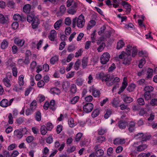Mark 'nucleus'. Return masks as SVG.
Returning a JSON list of instances; mask_svg holds the SVG:
<instances>
[{"label":"nucleus","instance_id":"nucleus-1","mask_svg":"<svg viewBox=\"0 0 157 157\" xmlns=\"http://www.w3.org/2000/svg\"><path fill=\"white\" fill-rule=\"evenodd\" d=\"M85 20L83 15L81 14L78 17H75L72 20V27L75 28L76 25L78 28H82L85 24Z\"/></svg>","mask_w":157,"mask_h":157},{"label":"nucleus","instance_id":"nucleus-2","mask_svg":"<svg viewBox=\"0 0 157 157\" xmlns=\"http://www.w3.org/2000/svg\"><path fill=\"white\" fill-rule=\"evenodd\" d=\"M119 58L123 59V63L125 65H128L130 63L131 59V56L124 52H122L119 56Z\"/></svg>","mask_w":157,"mask_h":157},{"label":"nucleus","instance_id":"nucleus-3","mask_svg":"<svg viewBox=\"0 0 157 157\" xmlns=\"http://www.w3.org/2000/svg\"><path fill=\"white\" fill-rule=\"evenodd\" d=\"M126 51H127L126 53L129 55L130 56L132 53V56L133 57L137 55V49L136 47L132 46L130 45L127 46Z\"/></svg>","mask_w":157,"mask_h":157},{"label":"nucleus","instance_id":"nucleus-4","mask_svg":"<svg viewBox=\"0 0 157 157\" xmlns=\"http://www.w3.org/2000/svg\"><path fill=\"white\" fill-rule=\"evenodd\" d=\"M126 51H127L126 53L129 55L130 56L132 53V56L133 57L137 55V49L136 47L132 46L130 45L127 46Z\"/></svg>","mask_w":157,"mask_h":157},{"label":"nucleus","instance_id":"nucleus-5","mask_svg":"<svg viewBox=\"0 0 157 157\" xmlns=\"http://www.w3.org/2000/svg\"><path fill=\"white\" fill-rule=\"evenodd\" d=\"M110 58V55L108 52L104 53L101 56L100 61L101 63L104 64L107 63L109 60Z\"/></svg>","mask_w":157,"mask_h":157},{"label":"nucleus","instance_id":"nucleus-6","mask_svg":"<svg viewBox=\"0 0 157 157\" xmlns=\"http://www.w3.org/2000/svg\"><path fill=\"white\" fill-rule=\"evenodd\" d=\"M13 100V99L12 98L9 101L6 99H3L0 102V105L3 108L6 107L8 106H10L11 105Z\"/></svg>","mask_w":157,"mask_h":157},{"label":"nucleus","instance_id":"nucleus-7","mask_svg":"<svg viewBox=\"0 0 157 157\" xmlns=\"http://www.w3.org/2000/svg\"><path fill=\"white\" fill-rule=\"evenodd\" d=\"M94 149L95 151V155L97 157H100L103 155L104 151L103 150L101 149L99 145L95 146Z\"/></svg>","mask_w":157,"mask_h":157},{"label":"nucleus","instance_id":"nucleus-8","mask_svg":"<svg viewBox=\"0 0 157 157\" xmlns=\"http://www.w3.org/2000/svg\"><path fill=\"white\" fill-rule=\"evenodd\" d=\"M112 78L109 75L105 74L102 81L105 82L106 85L109 86H110L113 85L112 82H111Z\"/></svg>","mask_w":157,"mask_h":157},{"label":"nucleus","instance_id":"nucleus-9","mask_svg":"<svg viewBox=\"0 0 157 157\" xmlns=\"http://www.w3.org/2000/svg\"><path fill=\"white\" fill-rule=\"evenodd\" d=\"M94 108L93 105L91 103H86L83 107L84 111L86 113L91 112Z\"/></svg>","mask_w":157,"mask_h":157},{"label":"nucleus","instance_id":"nucleus-10","mask_svg":"<svg viewBox=\"0 0 157 157\" xmlns=\"http://www.w3.org/2000/svg\"><path fill=\"white\" fill-rule=\"evenodd\" d=\"M89 91L90 92H92V95L95 98L98 97H99L101 94L100 91L94 88L93 86H91L89 90Z\"/></svg>","mask_w":157,"mask_h":157},{"label":"nucleus","instance_id":"nucleus-11","mask_svg":"<svg viewBox=\"0 0 157 157\" xmlns=\"http://www.w3.org/2000/svg\"><path fill=\"white\" fill-rule=\"evenodd\" d=\"M77 6V3L74 2L73 6L69 9L67 11L68 13L72 15L74 14L76 12V8Z\"/></svg>","mask_w":157,"mask_h":157},{"label":"nucleus","instance_id":"nucleus-12","mask_svg":"<svg viewBox=\"0 0 157 157\" xmlns=\"http://www.w3.org/2000/svg\"><path fill=\"white\" fill-rule=\"evenodd\" d=\"M57 32L55 30H52L48 36L49 39L51 41H54L57 37Z\"/></svg>","mask_w":157,"mask_h":157},{"label":"nucleus","instance_id":"nucleus-13","mask_svg":"<svg viewBox=\"0 0 157 157\" xmlns=\"http://www.w3.org/2000/svg\"><path fill=\"white\" fill-rule=\"evenodd\" d=\"M128 127V130L130 132H134L135 129L136 123L132 121L129 122L127 124Z\"/></svg>","mask_w":157,"mask_h":157},{"label":"nucleus","instance_id":"nucleus-14","mask_svg":"<svg viewBox=\"0 0 157 157\" xmlns=\"http://www.w3.org/2000/svg\"><path fill=\"white\" fill-rule=\"evenodd\" d=\"M23 136V134L19 130L17 129L14 131V136L15 138L19 140L21 139Z\"/></svg>","mask_w":157,"mask_h":157},{"label":"nucleus","instance_id":"nucleus-15","mask_svg":"<svg viewBox=\"0 0 157 157\" xmlns=\"http://www.w3.org/2000/svg\"><path fill=\"white\" fill-rule=\"evenodd\" d=\"M125 141L124 139L117 138L114 139L113 140V144L117 145L123 144L125 143Z\"/></svg>","mask_w":157,"mask_h":157},{"label":"nucleus","instance_id":"nucleus-16","mask_svg":"<svg viewBox=\"0 0 157 157\" xmlns=\"http://www.w3.org/2000/svg\"><path fill=\"white\" fill-rule=\"evenodd\" d=\"M8 17L7 16H4L2 14H0V23L2 24L7 23L8 21Z\"/></svg>","mask_w":157,"mask_h":157},{"label":"nucleus","instance_id":"nucleus-17","mask_svg":"<svg viewBox=\"0 0 157 157\" xmlns=\"http://www.w3.org/2000/svg\"><path fill=\"white\" fill-rule=\"evenodd\" d=\"M63 20L62 19L58 20L54 24V27L56 30H58L62 26Z\"/></svg>","mask_w":157,"mask_h":157},{"label":"nucleus","instance_id":"nucleus-18","mask_svg":"<svg viewBox=\"0 0 157 157\" xmlns=\"http://www.w3.org/2000/svg\"><path fill=\"white\" fill-rule=\"evenodd\" d=\"M117 125L120 128L124 129L127 125V123L124 121H120L118 123Z\"/></svg>","mask_w":157,"mask_h":157},{"label":"nucleus","instance_id":"nucleus-19","mask_svg":"<svg viewBox=\"0 0 157 157\" xmlns=\"http://www.w3.org/2000/svg\"><path fill=\"white\" fill-rule=\"evenodd\" d=\"M25 42L24 40L18 38H16L14 40V43L20 46H22L24 44Z\"/></svg>","mask_w":157,"mask_h":157},{"label":"nucleus","instance_id":"nucleus-20","mask_svg":"<svg viewBox=\"0 0 157 157\" xmlns=\"http://www.w3.org/2000/svg\"><path fill=\"white\" fill-rule=\"evenodd\" d=\"M123 100L126 103H130L133 101V99L132 98L126 95L123 96Z\"/></svg>","mask_w":157,"mask_h":157},{"label":"nucleus","instance_id":"nucleus-21","mask_svg":"<svg viewBox=\"0 0 157 157\" xmlns=\"http://www.w3.org/2000/svg\"><path fill=\"white\" fill-rule=\"evenodd\" d=\"M40 23L39 20L37 17H35L34 20L33 21L32 24V28L33 29H35L36 28Z\"/></svg>","mask_w":157,"mask_h":157},{"label":"nucleus","instance_id":"nucleus-22","mask_svg":"<svg viewBox=\"0 0 157 157\" xmlns=\"http://www.w3.org/2000/svg\"><path fill=\"white\" fill-rule=\"evenodd\" d=\"M120 102V101L117 98L113 99L111 101V103L112 105L115 108H117L119 106Z\"/></svg>","mask_w":157,"mask_h":157},{"label":"nucleus","instance_id":"nucleus-23","mask_svg":"<svg viewBox=\"0 0 157 157\" xmlns=\"http://www.w3.org/2000/svg\"><path fill=\"white\" fill-rule=\"evenodd\" d=\"M82 66L83 68H85L87 66L88 59L87 57H84L82 59Z\"/></svg>","mask_w":157,"mask_h":157},{"label":"nucleus","instance_id":"nucleus-24","mask_svg":"<svg viewBox=\"0 0 157 157\" xmlns=\"http://www.w3.org/2000/svg\"><path fill=\"white\" fill-rule=\"evenodd\" d=\"M59 59V56L57 55H55L52 57L50 59V63L52 64L53 65L57 62Z\"/></svg>","mask_w":157,"mask_h":157},{"label":"nucleus","instance_id":"nucleus-25","mask_svg":"<svg viewBox=\"0 0 157 157\" xmlns=\"http://www.w3.org/2000/svg\"><path fill=\"white\" fill-rule=\"evenodd\" d=\"M122 5L128 12H130L131 10V6L128 3L124 1L122 2Z\"/></svg>","mask_w":157,"mask_h":157},{"label":"nucleus","instance_id":"nucleus-26","mask_svg":"<svg viewBox=\"0 0 157 157\" xmlns=\"http://www.w3.org/2000/svg\"><path fill=\"white\" fill-rule=\"evenodd\" d=\"M96 24V22L95 21L93 20H91L87 25V29L88 30L90 29L95 25Z\"/></svg>","mask_w":157,"mask_h":157},{"label":"nucleus","instance_id":"nucleus-27","mask_svg":"<svg viewBox=\"0 0 157 157\" xmlns=\"http://www.w3.org/2000/svg\"><path fill=\"white\" fill-rule=\"evenodd\" d=\"M3 82L4 85L7 87H10L11 85L10 83V81L7 78H5L2 80Z\"/></svg>","mask_w":157,"mask_h":157},{"label":"nucleus","instance_id":"nucleus-28","mask_svg":"<svg viewBox=\"0 0 157 157\" xmlns=\"http://www.w3.org/2000/svg\"><path fill=\"white\" fill-rule=\"evenodd\" d=\"M136 87V85L134 83L131 84L127 87V90L129 92H131L134 90Z\"/></svg>","mask_w":157,"mask_h":157},{"label":"nucleus","instance_id":"nucleus-29","mask_svg":"<svg viewBox=\"0 0 157 157\" xmlns=\"http://www.w3.org/2000/svg\"><path fill=\"white\" fill-rule=\"evenodd\" d=\"M31 6L29 4L25 5L23 8V11L25 13H29L30 11Z\"/></svg>","mask_w":157,"mask_h":157},{"label":"nucleus","instance_id":"nucleus-30","mask_svg":"<svg viewBox=\"0 0 157 157\" xmlns=\"http://www.w3.org/2000/svg\"><path fill=\"white\" fill-rule=\"evenodd\" d=\"M79 97L78 96H76L72 98L70 101V102L72 104H75L78 101Z\"/></svg>","mask_w":157,"mask_h":157},{"label":"nucleus","instance_id":"nucleus-31","mask_svg":"<svg viewBox=\"0 0 157 157\" xmlns=\"http://www.w3.org/2000/svg\"><path fill=\"white\" fill-rule=\"evenodd\" d=\"M124 43L122 40H120L117 44V48L119 49L124 45Z\"/></svg>","mask_w":157,"mask_h":157},{"label":"nucleus","instance_id":"nucleus-32","mask_svg":"<svg viewBox=\"0 0 157 157\" xmlns=\"http://www.w3.org/2000/svg\"><path fill=\"white\" fill-rule=\"evenodd\" d=\"M41 113L39 111H37L35 113V118L36 120L37 121H40L41 120Z\"/></svg>","mask_w":157,"mask_h":157},{"label":"nucleus","instance_id":"nucleus-33","mask_svg":"<svg viewBox=\"0 0 157 157\" xmlns=\"http://www.w3.org/2000/svg\"><path fill=\"white\" fill-rule=\"evenodd\" d=\"M36 101L34 100L30 104V108L34 111L36 109Z\"/></svg>","mask_w":157,"mask_h":157},{"label":"nucleus","instance_id":"nucleus-34","mask_svg":"<svg viewBox=\"0 0 157 157\" xmlns=\"http://www.w3.org/2000/svg\"><path fill=\"white\" fill-rule=\"evenodd\" d=\"M66 8L64 5H61L60 8L59 10V12L61 14H65L66 11Z\"/></svg>","mask_w":157,"mask_h":157},{"label":"nucleus","instance_id":"nucleus-35","mask_svg":"<svg viewBox=\"0 0 157 157\" xmlns=\"http://www.w3.org/2000/svg\"><path fill=\"white\" fill-rule=\"evenodd\" d=\"M13 17L14 20L19 22L22 21V17L18 14H14Z\"/></svg>","mask_w":157,"mask_h":157},{"label":"nucleus","instance_id":"nucleus-36","mask_svg":"<svg viewBox=\"0 0 157 157\" xmlns=\"http://www.w3.org/2000/svg\"><path fill=\"white\" fill-rule=\"evenodd\" d=\"M8 46L7 42L5 40H4L1 43V48L4 49L6 48Z\"/></svg>","mask_w":157,"mask_h":157},{"label":"nucleus","instance_id":"nucleus-37","mask_svg":"<svg viewBox=\"0 0 157 157\" xmlns=\"http://www.w3.org/2000/svg\"><path fill=\"white\" fill-rule=\"evenodd\" d=\"M49 108L52 110H55L56 108L55 107V101L54 100H52L50 102L49 104Z\"/></svg>","mask_w":157,"mask_h":157},{"label":"nucleus","instance_id":"nucleus-38","mask_svg":"<svg viewBox=\"0 0 157 157\" xmlns=\"http://www.w3.org/2000/svg\"><path fill=\"white\" fill-rule=\"evenodd\" d=\"M147 147V146L146 144H141L137 147V150L139 151H141L144 150Z\"/></svg>","mask_w":157,"mask_h":157},{"label":"nucleus","instance_id":"nucleus-39","mask_svg":"<svg viewBox=\"0 0 157 157\" xmlns=\"http://www.w3.org/2000/svg\"><path fill=\"white\" fill-rule=\"evenodd\" d=\"M35 17L33 14L29 15L27 17V21L29 23L32 22L34 20Z\"/></svg>","mask_w":157,"mask_h":157},{"label":"nucleus","instance_id":"nucleus-40","mask_svg":"<svg viewBox=\"0 0 157 157\" xmlns=\"http://www.w3.org/2000/svg\"><path fill=\"white\" fill-rule=\"evenodd\" d=\"M77 91V88L75 84H73L71 85L70 91L72 94H75Z\"/></svg>","mask_w":157,"mask_h":157},{"label":"nucleus","instance_id":"nucleus-41","mask_svg":"<svg viewBox=\"0 0 157 157\" xmlns=\"http://www.w3.org/2000/svg\"><path fill=\"white\" fill-rule=\"evenodd\" d=\"M84 80L81 78H78L76 80V83L79 86H82L84 82Z\"/></svg>","mask_w":157,"mask_h":157},{"label":"nucleus","instance_id":"nucleus-42","mask_svg":"<svg viewBox=\"0 0 157 157\" xmlns=\"http://www.w3.org/2000/svg\"><path fill=\"white\" fill-rule=\"evenodd\" d=\"M24 76L23 75H21L18 77V82L20 86H22L24 84Z\"/></svg>","mask_w":157,"mask_h":157},{"label":"nucleus","instance_id":"nucleus-43","mask_svg":"<svg viewBox=\"0 0 157 157\" xmlns=\"http://www.w3.org/2000/svg\"><path fill=\"white\" fill-rule=\"evenodd\" d=\"M47 130L46 128V126L45 125H42L41 126L40 128V132L41 134L44 135H45L47 132Z\"/></svg>","mask_w":157,"mask_h":157},{"label":"nucleus","instance_id":"nucleus-44","mask_svg":"<svg viewBox=\"0 0 157 157\" xmlns=\"http://www.w3.org/2000/svg\"><path fill=\"white\" fill-rule=\"evenodd\" d=\"M68 124L70 127H73L75 125L74 123V119L72 118H69L68 120Z\"/></svg>","mask_w":157,"mask_h":157},{"label":"nucleus","instance_id":"nucleus-45","mask_svg":"<svg viewBox=\"0 0 157 157\" xmlns=\"http://www.w3.org/2000/svg\"><path fill=\"white\" fill-rule=\"evenodd\" d=\"M99 113V110L98 109H96L93 111L91 116L93 118H94L98 116Z\"/></svg>","mask_w":157,"mask_h":157},{"label":"nucleus","instance_id":"nucleus-46","mask_svg":"<svg viewBox=\"0 0 157 157\" xmlns=\"http://www.w3.org/2000/svg\"><path fill=\"white\" fill-rule=\"evenodd\" d=\"M51 90L54 94H59L60 93V90L59 89L56 88H52L51 89Z\"/></svg>","mask_w":157,"mask_h":157},{"label":"nucleus","instance_id":"nucleus-47","mask_svg":"<svg viewBox=\"0 0 157 157\" xmlns=\"http://www.w3.org/2000/svg\"><path fill=\"white\" fill-rule=\"evenodd\" d=\"M107 132V130L105 128H101L98 130V134L102 135Z\"/></svg>","mask_w":157,"mask_h":157},{"label":"nucleus","instance_id":"nucleus-48","mask_svg":"<svg viewBox=\"0 0 157 157\" xmlns=\"http://www.w3.org/2000/svg\"><path fill=\"white\" fill-rule=\"evenodd\" d=\"M153 89V87L150 86H146L144 88V90L146 92H149V93L152 91Z\"/></svg>","mask_w":157,"mask_h":157},{"label":"nucleus","instance_id":"nucleus-49","mask_svg":"<svg viewBox=\"0 0 157 157\" xmlns=\"http://www.w3.org/2000/svg\"><path fill=\"white\" fill-rule=\"evenodd\" d=\"M105 74L103 72H101L99 73L96 74V77L98 79H101L102 81Z\"/></svg>","mask_w":157,"mask_h":157},{"label":"nucleus","instance_id":"nucleus-50","mask_svg":"<svg viewBox=\"0 0 157 157\" xmlns=\"http://www.w3.org/2000/svg\"><path fill=\"white\" fill-rule=\"evenodd\" d=\"M70 83L68 81H66L64 82L62 86L63 88L67 89L70 86Z\"/></svg>","mask_w":157,"mask_h":157},{"label":"nucleus","instance_id":"nucleus-51","mask_svg":"<svg viewBox=\"0 0 157 157\" xmlns=\"http://www.w3.org/2000/svg\"><path fill=\"white\" fill-rule=\"evenodd\" d=\"M64 23L66 25L69 26L71 24V20L69 17H67L65 19Z\"/></svg>","mask_w":157,"mask_h":157},{"label":"nucleus","instance_id":"nucleus-52","mask_svg":"<svg viewBox=\"0 0 157 157\" xmlns=\"http://www.w3.org/2000/svg\"><path fill=\"white\" fill-rule=\"evenodd\" d=\"M96 34V31H94L91 34V42L92 43H95L96 41V38L95 36Z\"/></svg>","mask_w":157,"mask_h":157},{"label":"nucleus","instance_id":"nucleus-53","mask_svg":"<svg viewBox=\"0 0 157 157\" xmlns=\"http://www.w3.org/2000/svg\"><path fill=\"white\" fill-rule=\"evenodd\" d=\"M82 136V133L78 132V133L76 136L75 141L77 142L79 141Z\"/></svg>","mask_w":157,"mask_h":157},{"label":"nucleus","instance_id":"nucleus-54","mask_svg":"<svg viewBox=\"0 0 157 157\" xmlns=\"http://www.w3.org/2000/svg\"><path fill=\"white\" fill-rule=\"evenodd\" d=\"M146 63V60L144 58H143L141 59V60L140 61L138 65V66L139 68H142L144 65Z\"/></svg>","mask_w":157,"mask_h":157},{"label":"nucleus","instance_id":"nucleus-55","mask_svg":"<svg viewBox=\"0 0 157 157\" xmlns=\"http://www.w3.org/2000/svg\"><path fill=\"white\" fill-rule=\"evenodd\" d=\"M153 70L151 68H149L147 72V78H151L152 75V73Z\"/></svg>","mask_w":157,"mask_h":157},{"label":"nucleus","instance_id":"nucleus-56","mask_svg":"<svg viewBox=\"0 0 157 157\" xmlns=\"http://www.w3.org/2000/svg\"><path fill=\"white\" fill-rule=\"evenodd\" d=\"M144 98L146 100H148L151 98L150 93L149 92H146L144 94Z\"/></svg>","mask_w":157,"mask_h":157},{"label":"nucleus","instance_id":"nucleus-57","mask_svg":"<svg viewBox=\"0 0 157 157\" xmlns=\"http://www.w3.org/2000/svg\"><path fill=\"white\" fill-rule=\"evenodd\" d=\"M71 28L69 27H66L65 30V34L67 35H69L71 32Z\"/></svg>","mask_w":157,"mask_h":157},{"label":"nucleus","instance_id":"nucleus-58","mask_svg":"<svg viewBox=\"0 0 157 157\" xmlns=\"http://www.w3.org/2000/svg\"><path fill=\"white\" fill-rule=\"evenodd\" d=\"M105 46V44L104 43H102L98 48L97 50L98 52H101Z\"/></svg>","mask_w":157,"mask_h":157},{"label":"nucleus","instance_id":"nucleus-59","mask_svg":"<svg viewBox=\"0 0 157 157\" xmlns=\"http://www.w3.org/2000/svg\"><path fill=\"white\" fill-rule=\"evenodd\" d=\"M87 83L88 84H90L93 81V77L91 74L89 75L88 78Z\"/></svg>","mask_w":157,"mask_h":157},{"label":"nucleus","instance_id":"nucleus-60","mask_svg":"<svg viewBox=\"0 0 157 157\" xmlns=\"http://www.w3.org/2000/svg\"><path fill=\"white\" fill-rule=\"evenodd\" d=\"M12 70L13 75L14 77H17V74L18 73L17 68L16 67L14 68H13L12 69Z\"/></svg>","mask_w":157,"mask_h":157},{"label":"nucleus","instance_id":"nucleus-61","mask_svg":"<svg viewBox=\"0 0 157 157\" xmlns=\"http://www.w3.org/2000/svg\"><path fill=\"white\" fill-rule=\"evenodd\" d=\"M105 138L104 136H100L97 138V142L98 143H102L105 140Z\"/></svg>","mask_w":157,"mask_h":157},{"label":"nucleus","instance_id":"nucleus-62","mask_svg":"<svg viewBox=\"0 0 157 157\" xmlns=\"http://www.w3.org/2000/svg\"><path fill=\"white\" fill-rule=\"evenodd\" d=\"M150 153H141L139 155V157H149L150 155Z\"/></svg>","mask_w":157,"mask_h":157},{"label":"nucleus","instance_id":"nucleus-63","mask_svg":"<svg viewBox=\"0 0 157 157\" xmlns=\"http://www.w3.org/2000/svg\"><path fill=\"white\" fill-rule=\"evenodd\" d=\"M38 86L40 88H41L43 87L45 84V82L43 80H40L37 83Z\"/></svg>","mask_w":157,"mask_h":157},{"label":"nucleus","instance_id":"nucleus-64","mask_svg":"<svg viewBox=\"0 0 157 157\" xmlns=\"http://www.w3.org/2000/svg\"><path fill=\"white\" fill-rule=\"evenodd\" d=\"M150 104L152 106L157 105V99H152L150 102Z\"/></svg>","mask_w":157,"mask_h":157}]
</instances>
